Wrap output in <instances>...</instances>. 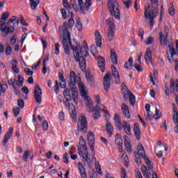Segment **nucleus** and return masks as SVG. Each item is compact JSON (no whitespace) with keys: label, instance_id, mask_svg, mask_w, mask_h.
<instances>
[{"label":"nucleus","instance_id":"nucleus-1","mask_svg":"<svg viewBox=\"0 0 178 178\" xmlns=\"http://www.w3.org/2000/svg\"><path fill=\"white\" fill-rule=\"evenodd\" d=\"M70 82L69 83V86L71 90L70 95V90L68 88H66L65 90V92H63L64 97L65 98V106L67 108L70 115H71V117L72 118V120L74 122H76V116L77 114L76 113V108L74 107V105L73 104H70V100L72 99L75 102V104H79V92L77 91V87L76 86V83H79L80 80H81V76L80 74H76L74 72V71H71L70 74Z\"/></svg>","mask_w":178,"mask_h":178},{"label":"nucleus","instance_id":"nucleus-2","mask_svg":"<svg viewBox=\"0 0 178 178\" xmlns=\"http://www.w3.org/2000/svg\"><path fill=\"white\" fill-rule=\"evenodd\" d=\"M70 44L71 46V49L73 51L74 58L76 62H79L80 68L82 71L86 70L87 66V61L85 58L88 56V47L87 46V42L83 41V47H81L80 44L76 46L72 45V39L70 38V33H67L63 39V47L68 45Z\"/></svg>","mask_w":178,"mask_h":178},{"label":"nucleus","instance_id":"nucleus-3","mask_svg":"<svg viewBox=\"0 0 178 178\" xmlns=\"http://www.w3.org/2000/svg\"><path fill=\"white\" fill-rule=\"evenodd\" d=\"M78 82H79V88L81 92V95L85 99V104L87 108V111H88V112H94V111H101V109H102L101 106L96 105L94 107V106L92 105V100L88 96V91L87 90L86 84L80 81Z\"/></svg>","mask_w":178,"mask_h":178},{"label":"nucleus","instance_id":"nucleus-4","mask_svg":"<svg viewBox=\"0 0 178 178\" xmlns=\"http://www.w3.org/2000/svg\"><path fill=\"white\" fill-rule=\"evenodd\" d=\"M159 41L162 47H168L170 51H167V58L168 59L169 62H172V59H173V56L176 55V50L175 49V44H173V40L170 39L168 40V38H164L163 41V33L159 32Z\"/></svg>","mask_w":178,"mask_h":178},{"label":"nucleus","instance_id":"nucleus-5","mask_svg":"<svg viewBox=\"0 0 178 178\" xmlns=\"http://www.w3.org/2000/svg\"><path fill=\"white\" fill-rule=\"evenodd\" d=\"M151 4L154 5L156 3V8L154 9L150 8L151 6H148V8H145V18L149 19L150 27H154V19L156 17L157 15H159V10L158 9V6H159V0H150Z\"/></svg>","mask_w":178,"mask_h":178},{"label":"nucleus","instance_id":"nucleus-6","mask_svg":"<svg viewBox=\"0 0 178 178\" xmlns=\"http://www.w3.org/2000/svg\"><path fill=\"white\" fill-rule=\"evenodd\" d=\"M108 10L111 16L115 17L118 20L120 19V10L116 1L108 0Z\"/></svg>","mask_w":178,"mask_h":178},{"label":"nucleus","instance_id":"nucleus-7","mask_svg":"<svg viewBox=\"0 0 178 178\" xmlns=\"http://www.w3.org/2000/svg\"><path fill=\"white\" fill-rule=\"evenodd\" d=\"M77 131L82 134H86L88 131V123L87 122V118L86 116H81L79 118L77 124Z\"/></svg>","mask_w":178,"mask_h":178},{"label":"nucleus","instance_id":"nucleus-8","mask_svg":"<svg viewBox=\"0 0 178 178\" xmlns=\"http://www.w3.org/2000/svg\"><path fill=\"white\" fill-rule=\"evenodd\" d=\"M138 154L140 155L144 161H145V163L149 168V169H153L152 165H151V161L148 159V156L145 155V150L144 149V147L141 143L138 144Z\"/></svg>","mask_w":178,"mask_h":178},{"label":"nucleus","instance_id":"nucleus-9","mask_svg":"<svg viewBox=\"0 0 178 178\" xmlns=\"http://www.w3.org/2000/svg\"><path fill=\"white\" fill-rule=\"evenodd\" d=\"M34 99L38 105H41V102H42V90L40 88V85H35V86Z\"/></svg>","mask_w":178,"mask_h":178},{"label":"nucleus","instance_id":"nucleus-10","mask_svg":"<svg viewBox=\"0 0 178 178\" xmlns=\"http://www.w3.org/2000/svg\"><path fill=\"white\" fill-rule=\"evenodd\" d=\"M111 74L109 73H106L103 79V85L104 90L106 92L109 91V88H111V78L109 77Z\"/></svg>","mask_w":178,"mask_h":178},{"label":"nucleus","instance_id":"nucleus-11","mask_svg":"<svg viewBox=\"0 0 178 178\" xmlns=\"http://www.w3.org/2000/svg\"><path fill=\"white\" fill-rule=\"evenodd\" d=\"M78 2L81 10H88L92 5L91 0H86L85 3L83 0H78Z\"/></svg>","mask_w":178,"mask_h":178},{"label":"nucleus","instance_id":"nucleus-12","mask_svg":"<svg viewBox=\"0 0 178 178\" xmlns=\"http://www.w3.org/2000/svg\"><path fill=\"white\" fill-rule=\"evenodd\" d=\"M145 60L147 65H152V51L149 48H147L145 53Z\"/></svg>","mask_w":178,"mask_h":178},{"label":"nucleus","instance_id":"nucleus-13","mask_svg":"<svg viewBox=\"0 0 178 178\" xmlns=\"http://www.w3.org/2000/svg\"><path fill=\"white\" fill-rule=\"evenodd\" d=\"M154 168L149 169V168H147V166L145 165H141L142 173H143L145 178H151V171L149 170H152Z\"/></svg>","mask_w":178,"mask_h":178},{"label":"nucleus","instance_id":"nucleus-14","mask_svg":"<svg viewBox=\"0 0 178 178\" xmlns=\"http://www.w3.org/2000/svg\"><path fill=\"white\" fill-rule=\"evenodd\" d=\"M106 130L107 131V134L108 136V137H112V136H113V126L112 125V124L111 123V122H109V120H107L106 124Z\"/></svg>","mask_w":178,"mask_h":178},{"label":"nucleus","instance_id":"nucleus-15","mask_svg":"<svg viewBox=\"0 0 178 178\" xmlns=\"http://www.w3.org/2000/svg\"><path fill=\"white\" fill-rule=\"evenodd\" d=\"M121 108L124 116H125L127 119H130V108H129V106L126 105V104L123 103L121 105Z\"/></svg>","mask_w":178,"mask_h":178},{"label":"nucleus","instance_id":"nucleus-16","mask_svg":"<svg viewBox=\"0 0 178 178\" xmlns=\"http://www.w3.org/2000/svg\"><path fill=\"white\" fill-rule=\"evenodd\" d=\"M86 79L90 84V86H95V79H94V75L91 72H86Z\"/></svg>","mask_w":178,"mask_h":178},{"label":"nucleus","instance_id":"nucleus-17","mask_svg":"<svg viewBox=\"0 0 178 178\" xmlns=\"http://www.w3.org/2000/svg\"><path fill=\"white\" fill-rule=\"evenodd\" d=\"M97 65L101 72L104 73V72H105V59L103 57L99 56L97 58Z\"/></svg>","mask_w":178,"mask_h":178},{"label":"nucleus","instance_id":"nucleus-18","mask_svg":"<svg viewBox=\"0 0 178 178\" xmlns=\"http://www.w3.org/2000/svg\"><path fill=\"white\" fill-rule=\"evenodd\" d=\"M134 131L136 140H140L141 138V131H140V127L137 122H136L134 125Z\"/></svg>","mask_w":178,"mask_h":178},{"label":"nucleus","instance_id":"nucleus-19","mask_svg":"<svg viewBox=\"0 0 178 178\" xmlns=\"http://www.w3.org/2000/svg\"><path fill=\"white\" fill-rule=\"evenodd\" d=\"M13 127H10L7 134L4 136V140H3V145H6V144L9 141V138H10V137H12L13 134Z\"/></svg>","mask_w":178,"mask_h":178},{"label":"nucleus","instance_id":"nucleus-20","mask_svg":"<svg viewBox=\"0 0 178 178\" xmlns=\"http://www.w3.org/2000/svg\"><path fill=\"white\" fill-rule=\"evenodd\" d=\"M0 30L3 33L2 35L3 37H7L9 33H13V31H15V27L12 26H8V29H7V30L6 28L0 27Z\"/></svg>","mask_w":178,"mask_h":178},{"label":"nucleus","instance_id":"nucleus-21","mask_svg":"<svg viewBox=\"0 0 178 178\" xmlns=\"http://www.w3.org/2000/svg\"><path fill=\"white\" fill-rule=\"evenodd\" d=\"M78 170H79V172L81 173V177L82 178H87V172H86V168H84V165H83L81 162L78 163Z\"/></svg>","mask_w":178,"mask_h":178},{"label":"nucleus","instance_id":"nucleus-22","mask_svg":"<svg viewBox=\"0 0 178 178\" xmlns=\"http://www.w3.org/2000/svg\"><path fill=\"white\" fill-rule=\"evenodd\" d=\"M124 144L125 148H127V152H129V154H131V145H130V140H129V137H127V136H124Z\"/></svg>","mask_w":178,"mask_h":178},{"label":"nucleus","instance_id":"nucleus-23","mask_svg":"<svg viewBox=\"0 0 178 178\" xmlns=\"http://www.w3.org/2000/svg\"><path fill=\"white\" fill-rule=\"evenodd\" d=\"M122 129H124L127 136H130V134H131V127H130V124H129L127 122L123 121Z\"/></svg>","mask_w":178,"mask_h":178},{"label":"nucleus","instance_id":"nucleus-24","mask_svg":"<svg viewBox=\"0 0 178 178\" xmlns=\"http://www.w3.org/2000/svg\"><path fill=\"white\" fill-rule=\"evenodd\" d=\"M95 35L96 37V45L101 48V47H102V36L99 31H96Z\"/></svg>","mask_w":178,"mask_h":178},{"label":"nucleus","instance_id":"nucleus-25","mask_svg":"<svg viewBox=\"0 0 178 178\" xmlns=\"http://www.w3.org/2000/svg\"><path fill=\"white\" fill-rule=\"evenodd\" d=\"M111 59L113 65H118V54L113 49H111Z\"/></svg>","mask_w":178,"mask_h":178},{"label":"nucleus","instance_id":"nucleus-26","mask_svg":"<svg viewBox=\"0 0 178 178\" xmlns=\"http://www.w3.org/2000/svg\"><path fill=\"white\" fill-rule=\"evenodd\" d=\"M115 30H116V28H108L107 31V35L109 41H113V38L115 37Z\"/></svg>","mask_w":178,"mask_h":178},{"label":"nucleus","instance_id":"nucleus-27","mask_svg":"<svg viewBox=\"0 0 178 178\" xmlns=\"http://www.w3.org/2000/svg\"><path fill=\"white\" fill-rule=\"evenodd\" d=\"M114 122L118 129H119V130H122L123 124H122V122H120V118H119V115L118 114L115 115Z\"/></svg>","mask_w":178,"mask_h":178},{"label":"nucleus","instance_id":"nucleus-28","mask_svg":"<svg viewBox=\"0 0 178 178\" xmlns=\"http://www.w3.org/2000/svg\"><path fill=\"white\" fill-rule=\"evenodd\" d=\"M106 24L108 26V29H116V25H115V20L112 17L108 18L106 21Z\"/></svg>","mask_w":178,"mask_h":178},{"label":"nucleus","instance_id":"nucleus-29","mask_svg":"<svg viewBox=\"0 0 178 178\" xmlns=\"http://www.w3.org/2000/svg\"><path fill=\"white\" fill-rule=\"evenodd\" d=\"M101 106V109L100 111H102L104 113V118H106V122H108V120H109L108 119L111 118V115L109 114V111H108V110H106V107H105V106L100 104Z\"/></svg>","mask_w":178,"mask_h":178},{"label":"nucleus","instance_id":"nucleus-30","mask_svg":"<svg viewBox=\"0 0 178 178\" xmlns=\"http://www.w3.org/2000/svg\"><path fill=\"white\" fill-rule=\"evenodd\" d=\"M82 158L85 162H87L88 165L91 163V159H88V149H87V151H85V152L83 153Z\"/></svg>","mask_w":178,"mask_h":178},{"label":"nucleus","instance_id":"nucleus-31","mask_svg":"<svg viewBox=\"0 0 178 178\" xmlns=\"http://www.w3.org/2000/svg\"><path fill=\"white\" fill-rule=\"evenodd\" d=\"M131 67H133V57H129V60L124 63V67L125 69H131Z\"/></svg>","mask_w":178,"mask_h":178},{"label":"nucleus","instance_id":"nucleus-32","mask_svg":"<svg viewBox=\"0 0 178 178\" xmlns=\"http://www.w3.org/2000/svg\"><path fill=\"white\" fill-rule=\"evenodd\" d=\"M115 144L116 145H123V139L119 134L115 135Z\"/></svg>","mask_w":178,"mask_h":178},{"label":"nucleus","instance_id":"nucleus-33","mask_svg":"<svg viewBox=\"0 0 178 178\" xmlns=\"http://www.w3.org/2000/svg\"><path fill=\"white\" fill-rule=\"evenodd\" d=\"M79 145L82 147V149H83V151H87V145L86 144V140H84L83 136H80Z\"/></svg>","mask_w":178,"mask_h":178},{"label":"nucleus","instance_id":"nucleus-34","mask_svg":"<svg viewBox=\"0 0 178 178\" xmlns=\"http://www.w3.org/2000/svg\"><path fill=\"white\" fill-rule=\"evenodd\" d=\"M16 63H17V60H13L11 61V65L13 67V70L15 72V73H19V68H17V65H16Z\"/></svg>","mask_w":178,"mask_h":178},{"label":"nucleus","instance_id":"nucleus-35","mask_svg":"<svg viewBox=\"0 0 178 178\" xmlns=\"http://www.w3.org/2000/svg\"><path fill=\"white\" fill-rule=\"evenodd\" d=\"M102 110H97V111H93L95 112L92 114V118L95 120H98L101 118V112H99Z\"/></svg>","mask_w":178,"mask_h":178},{"label":"nucleus","instance_id":"nucleus-36","mask_svg":"<svg viewBox=\"0 0 178 178\" xmlns=\"http://www.w3.org/2000/svg\"><path fill=\"white\" fill-rule=\"evenodd\" d=\"M175 5L173 4V3H170V8H169V10H168V13L170 15V16H175Z\"/></svg>","mask_w":178,"mask_h":178},{"label":"nucleus","instance_id":"nucleus-37","mask_svg":"<svg viewBox=\"0 0 178 178\" xmlns=\"http://www.w3.org/2000/svg\"><path fill=\"white\" fill-rule=\"evenodd\" d=\"M76 28L79 31L83 30V24L81 23V19L78 18L76 20Z\"/></svg>","mask_w":178,"mask_h":178},{"label":"nucleus","instance_id":"nucleus-38","mask_svg":"<svg viewBox=\"0 0 178 178\" xmlns=\"http://www.w3.org/2000/svg\"><path fill=\"white\" fill-rule=\"evenodd\" d=\"M10 22H11L14 26H19V19L16 16H13L10 18Z\"/></svg>","mask_w":178,"mask_h":178},{"label":"nucleus","instance_id":"nucleus-39","mask_svg":"<svg viewBox=\"0 0 178 178\" xmlns=\"http://www.w3.org/2000/svg\"><path fill=\"white\" fill-rule=\"evenodd\" d=\"M114 77L115 84H120V75L119 74H112Z\"/></svg>","mask_w":178,"mask_h":178},{"label":"nucleus","instance_id":"nucleus-40","mask_svg":"<svg viewBox=\"0 0 178 178\" xmlns=\"http://www.w3.org/2000/svg\"><path fill=\"white\" fill-rule=\"evenodd\" d=\"M13 112L14 113L15 117L17 118L19 116V115H20V108H19L17 106H15L13 108Z\"/></svg>","mask_w":178,"mask_h":178},{"label":"nucleus","instance_id":"nucleus-41","mask_svg":"<svg viewBox=\"0 0 178 178\" xmlns=\"http://www.w3.org/2000/svg\"><path fill=\"white\" fill-rule=\"evenodd\" d=\"M94 144H95V140L94 139L89 140L88 145H90V151H92V152H94V150L95 149Z\"/></svg>","mask_w":178,"mask_h":178},{"label":"nucleus","instance_id":"nucleus-42","mask_svg":"<svg viewBox=\"0 0 178 178\" xmlns=\"http://www.w3.org/2000/svg\"><path fill=\"white\" fill-rule=\"evenodd\" d=\"M135 158H136V163L138 165H141V159H140V155L138 154V152H135L134 153Z\"/></svg>","mask_w":178,"mask_h":178},{"label":"nucleus","instance_id":"nucleus-43","mask_svg":"<svg viewBox=\"0 0 178 178\" xmlns=\"http://www.w3.org/2000/svg\"><path fill=\"white\" fill-rule=\"evenodd\" d=\"M131 92L129 91V90H125L124 92V99H125V101H127V99L129 98H130V95H131Z\"/></svg>","mask_w":178,"mask_h":178},{"label":"nucleus","instance_id":"nucleus-44","mask_svg":"<svg viewBox=\"0 0 178 178\" xmlns=\"http://www.w3.org/2000/svg\"><path fill=\"white\" fill-rule=\"evenodd\" d=\"M90 52L93 56H97V55H98V50H97V48L94 46L91 47Z\"/></svg>","mask_w":178,"mask_h":178},{"label":"nucleus","instance_id":"nucleus-45","mask_svg":"<svg viewBox=\"0 0 178 178\" xmlns=\"http://www.w3.org/2000/svg\"><path fill=\"white\" fill-rule=\"evenodd\" d=\"M70 5H72L75 12H77V10H79V8H77V4L76 3V0H70Z\"/></svg>","mask_w":178,"mask_h":178},{"label":"nucleus","instance_id":"nucleus-46","mask_svg":"<svg viewBox=\"0 0 178 178\" xmlns=\"http://www.w3.org/2000/svg\"><path fill=\"white\" fill-rule=\"evenodd\" d=\"M155 40L152 37H148L145 40V45H151Z\"/></svg>","mask_w":178,"mask_h":178},{"label":"nucleus","instance_id":"nucleus-47","mask_svg":"<svg viewBox=\"0 0 178 178\" xmlns=\"http://www.w3.org/2000/svg\"><path fill=\"white\" fill-rule=\"evenodd\" d=\"M40 3V0H36L33 3H31V8L33 9V10H35L36 9L37 6Z\"/></svg>","mask_w":178,"mask_h":178},{"label":"nucleus","instance_id":"nucleus-48","mask_svg":"<svg viewBox=\"0 0 178 178\" xmlns=\"http://www.w3.org/2000/svg\"><path fill=\"white\" fill-rule=\"evenodd\" d=\"M29 154H30V151H29V150L25 151V152L24 153L22 159H23V161H24V162L27 161V159H29Z\"/></svg>","mask_w":178,"mask_h":178},{"label":"nucleus","instance_id":"nucleus-49","mask_svg":"<svg viewBox=\"0 0 178 178\" xmlns=\"http://www.w3.org/2000/svg\"><path fill=\"white\" fill-rule=\"evenodd\" d=\"M129 102L131 105H134L136 104V97H134L133 93L129 97Z\"/></svg>","mask_w":178,"mask_h":178},{"label":"nucleus","instance_id":"nucleus-50","mask_svg":"<svg viewBox=\"0 0 178 178\" xmlns=\"http://www.w3.org/2000/svg\"><path fill=\"white\" fill-rule=\"evenodd\" d=\"M17 105L20 109H23L24 108V101L23 99H18Z\"/></svg>","mask_w":178,"mask_h":178},{"label":"nucleus","instance_id":"nucleus-51","mask_svg":"<svg viewBox=\"0 0 178 178\" xmlns=\"http://www.w3.org/2000/svg\"><path fill=\"white\" fill-rule=\"evenodd\" d=\"M169 35V27L168 26H164V38H168Z\"/></svg>","mask_w":178,"mask_h":178},{"label":"nucleus","instance_id":"nucleus-52","mask_svg":"<svg viewBox=\"0 0 178 178\" xmlns=\"http://www.w3.org/2000/svg\"><path fill=\"white\" fill-rule=\"evenodd\" d=\"M63 5L64 8H67V9H72V6H70V4H69L67 0H63Z\"/></svg>","mask_w":178,"mask_h":178},{"label":"nucleus","instance_id":"nucleus-53","mask_svg":"<svg viewBox=\"0 0 178 178\" xmlns=\"http://www.w3.org/2000/svg\"><path fill=\"white\" fill-rule=\"evenodd\" d=\"M68 26L70 29H73V26H74V19L73 18H70L68 21Z\"/></svg>","mask_w":178,"mask_h":178},{"label":"nucleus","instance_id":"nucleus-54","mask_svg":"<svg viewBox=\"0 0 178 178\" xmlns=\"http://www.w3.org/2000/svg\"><path fill=\"white\" fill-rule=\"evenodd\" d=\"M161 111H159V110H158V108H156V113L155 115H154V119H159V118H161Z\"/></svg>","mask_w":178,"mask_h":178},{"label":"nucleus","instance_id":"nucleus-55","mask_svg":"<svg viewBox=\"0 0 178 178\" xmlns=\"http://www.w3.org/2000/svg\"><path fill=\"white\" fill-rule=\"evenodd\" d=\"M16 41H17V36L14 35L10 39V44L12 45H15V44H16Z\"/></svg>","mask_w":178,"mask_h":178},{"label":"nucleus","instance_id":"nucleus-56","mask_svg":"<svg viewBox=\"0 0 178 178\" xmlns=\"http://www.w3.org/2000/svg\"><path fill=\"white\" fill-rule=\"evenodd\" d=\"M111 72H112V74H119V71H118V68H116V67H115V65H111Z\"/></svg>","mask_w":178,"mask_h":178},{"label":"nucleus","instance_id":"nucleus-57","mask_svg":"<svg viewBox=\"0 0 178 178\" xmlns=\"http://www.w3.org/2000/svg\"><path fill=\"white\" fill-rule=\"evenodd\" d=\"M173 122L174 124H178V113H174Z\"/></svg>","mask_w":178,"mask_h":178},{"label":"nucleus","instance_id":"nucleus-58","mask_svg":"<svg viewBox=\"0 0 178 178\" xmlns=\"http://www.w3.org/2000/svg\"><path fill=\"white\" fill-rule=\"evenodd\" d=\"M134 67L138 72H143V65L136 63L134 64Z\"/></svg>","mask_w":178,"mask_h":178},{"label":"nucleus","instance_id":"nucleus-59","mask_svg":"<svg viewBox=\"0 0 178 178\" xmlns=\"http://www.w3.org/2000/svg\"><path fill=\"white\" fill-rule=\"evenodd\" d=\"M121 178H128L127 175H126V170L124 169V168H121Z\"/></svg>","mask_w":178,"mask_h":178},{"label":"nucleus","instance_id":"nucleus-60","mask_svg":"<svg viewBox=\"0 0 178 178\" xmlns=\"http://www.w3.org/2000/svg\"><path fill=\"white\" fill-rule=\"evenodd\" d=\"M42 127L43 129V130L47 131L48 130V122L47 121H43L42 124Z\"/></svg>","mask_w":178,"mask_h":178},{"label":"nucleus","instance_id":"nucleus-61","mask_svg":"<svg viewBox=\"0 0 178 178\" xmlns=\"http://www.w3.org/2000/svg\"><path fill=\"white\" fill-rule=\"evenodd\" d=\"M10 13L8 12H6L1 15L2 19H4V22H6V19L9 17Z\"/></svg>","mask_w":178,"mask_h":178},{"label":"nucleus","instance_id":"nucleus-62","mask_svg":"<svg viewBox=\"0 0 178 178\" xmlns=\"http://www.w3.org/2000/svg\"><path fill=\"white\" fill-rule=\"evenodd\" d=\"M24 72L26 73L27 76H33V74H34V72L30 70L29 68H26Z\"/></svg>","mask_w":178,"mask_h":178},{"label":"nucleus","instance_id":"nucleus-63","mask_svg":"<svg viewBox=\"0 0 178 178\" xmlns=\"http://www.w3.org/2000/svg\"><path fill=\"white\" fill-rule=\"evenodd\" d=\"M55 55H59V43H55Z\"/></svg>","mask_w":178,"mask_h":178},{"label":"nucleus","instance_id":"nucleus-64","mask_svg":"<svg viewBox=\"0 0 178 178\" xmlns=\"http://www.w3.org/2000/svg\"><path fill=\"white\" fill-rule=\"evenodd\" d=\"M12 54V47L10 46H7L6 49V54L10 55Z\"/></svg>","mask_w":178,"mask_h":178}]
</instances>
